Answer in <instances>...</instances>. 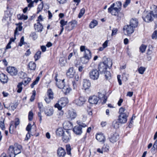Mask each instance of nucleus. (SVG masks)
I'll return each mask as SVG.
<instances>
[{"label": "nucleus", "mask_w": 157, "mask_h": 157, "mask_svg": "<svg viewBox=\"0 0 157 157\" xmlns=\"http://www.w3.org/2000/svg\"><path fill=\"white\" fill-rule=\"evenodd\" d=\"M38 107L40 112H43V105L42 102H39L38 103Z\"/></svg>", "instance_id": "nucleus-54"}, {"label": "nucleus", "mask_w": 157, "mask_h": 157, "mask_svg": "<svg viewBox=\"0 0 157 157\" xmlns=\"http://www.w3.org/2000/svg\"><path fill=\"white\" fill-rule=\"evenodd\" d=\"M142 18L144 21L147 22L151 21L153 20V17L151 13L149 11H144Z\"/></svg>", "instance_id": "nucleus-6"}, {"label": "nucleus", "mask_w": 157, "mask_h": 157, "mask_svg": "<svg viewBox=\"0 0 157 157\" xmlns=\"http://www.w3.org/2000/svg\"><path fill=\"white\" fill-rule=\"evenodd\" d=\"M35 29L38 32H41L43 29V26L40 22H37L34 25Z\"/></svg>", "instance_id": "nucleus-23"}, {"label": "nucleus", "mask_w": 157, "mask_h": 157, "mask_svg": "<svg viewBox=\"0 0 157 157\" xmlns=\"http://www.w3.org/2000/svg\"><path fill=\"white\" fill-rule=\"evenodd\" d=\"M91 86V83L89 80L84 79L83 81V87L85 90L88 89Z\"/></svg>", "instance_id": "nucleus-21"}, {"label": "nucleus", "mask_w": 157, "mask_h": 157, "mask_svg": "<svg viewBox=\"0 0 157 157\" xmlns=\"http://www.w3.org/2000/svg\"><path fill=\"white\" fill-rule=\"evenodd\" d=\"M147 48V46L142 44L140 48V51L142 53L144 52L145 51Z\"/></svg>", "instance_id": "nucleus-47"}, {"label": "nucleus", "mask_w": 157, "mask_h": 157, "mask_svg": "<svg viewBox=\"0 0 157 157\" xmlns=\"http://www.w3.org/2000/svg\"><path fill=\"white\" fill-rule=\"evenodd\" d=\"M85 12V9L84 8L82 9L80 11V13L78 15V17L79 18L81 17L84 14Z\"/></svg>", "instance_id": "nucleus-48"}, {"label": "nucleus", "mask_w": 157, "mask_h": 157, "mask_svg": "<svg viewBox=\"0 0 157 157\" xmlns=\"http://www.w3.org/2000/svg\"><path fill=\"white\" fill-rule=\"evenodd\" d=\"M66 62V60L64 58H61L59 59V64L62 67L64 66Z\"/></svg>", "instance_id": "nucleus-39"}, {"label": "nucleus", "mask_w": 157, "mask_h": 157, "mask_svg": "<svg viewBox=\"0 0 157 157\" xmlns=\"http://www.w3.org/2000/svg\"><path fill=\"white\" fill-rule=\"evenodd\" d=\"M72 83L73 89H75L77 87V82L73 81L72 82Z\"/></svg>", "instance_id": "nucleus-62"}, {"label": "nucleus", "mask_w": 157, "mask_h": 157, "mask_svg": "<svg viewBox=\"0 0 157 157\" xmlns=\"http://www.w3.org/2000/svg\"><path fill=\"white\" fill-rule=\"evenodd\" d=\"M122 3L121 2H117L115 3H113L111 6L114 7H116L119 10H121Z\"/></svg>", "instance_id": "nucleus-32"}, {"label": "nucleus", "mask_w": 157, "mask_h": 157, "mask_svg": "<svg viewBox=\"0 0 157 157\" xmlns=\"http://www.w3.org/2000/svg\"><path fill=\"white\" fill-rule=\"evenodd\" d=\"M24 36H22L20 39V42L19 44V46H21L24 44Z\"/></svg>", "instance_id": "nucleus-57"}, {"label": "nucleus", "mask_w": 157, "mask_h": 157, "mask_svg": "<svg viewBox=\"0 0 157 157\" xmlns=\"http://www.w3.org/2000/svg\"><path fill=\"white\" fill-rule=\"evenodd\" d=\"M103 74H105V77L106 79H110L111 77V74L110 72L106 70Z\"/></svg>", "instance_id": "nucleus-42"}, {"label": "nucleus", "mask_w": 157, "mask_h": 157, "mask_svg": "<svg viewBox=\"0 0 157 157\" xmlns=\"http://www.w3.org/2000/svg\"><path fill=\"white\" fill-rule=\"evenodd\" d=\"M134 29L130 25H127L124 27V32L125 35L129 36L134 32Z\"/></svg>", "instance_id": "nucleus-9"}, {"label": "nucleus", "mask_w": 157, "mask_h": 157, "mask_svg": "<svg viewBox=\"0 0 157 157\" xmlns=\"http://www.w3.org/2000/svg\"><path fill=\"white\" fill-rule=\"evenodd\" d=\"M138 25V21L137 19H132L130 21L129 25L132 27L134 29L137 27Z\"/></svg>", "instance_id": "nucleus-26"}, {"label": "nucleus", "mask_w": 157, "mask_h": 157, "mask_svg": "<svg viewBox=\"0 0 157 157\" xmlns=\"http://www.w3.org/2000/svg\"><path fill=\"white\" fill-rule=\"evenodd\" d=\"M63 126L66 129H70L72 128L73 124L70 121H66L63 124Z\"/></svg>", "instance_id": "nucleus-28"}, {"label": "nucleus", "mask_w": 157, "mask_h": 157, "mask_svg": "<svg viewBox=\"0 0 157 157\" xmlns=\"http://www.w3.org/2000/svg\"><path fill=\"white\" fill-rule=\"evenodd\" d=\"M66 147L67 154L68 155H71V149L70 145L69 144H67Z\"/></svg>", "instance_id": "nucleus-44"}, {"label": "nucleus", "mask_w": 157, "mask_h": 157, "mask_svg": "<svg viewBox=\"0 0 157 157\" xmlns=\"http://www.w3.org/2000/svg\"><path fill=\"white\" fill-rule=\"evenodd\" d=\"M24 84L23 82H21L18 83L17 85V92L18 93H20L21 92L22 90L23 89L22 85Z\"/></svg>", "instance_id": "nucleus-38"}, {"label": "nucleus", "mask_w": 157, "mask_h": 157, "mask_svg": "<svg viewBox=\"0 0 157 157\" xmlns=\"http://www.w3.org/2000/svg\"><path fill=\"white\" fill-rule=\"evenodd\" d=\"M96 138L98 141L104 143L105 140V136L102 133L97 134Z\"/></svg>", "instance_id": "nucleus-19"}, {"label": "nucleus", "mask_w": 157, "mask_h": 157, "mask_svg": "<svg viewBox=\"0 0 157 157\" xmlns=\"http://www.w3.org/2000/svg\"><path fill=\"white\" fill-rule=\"evenodd\" d=\"M31 36L33 37L34 40L36 39L37 38V36L35 32H33L31 34Z\"/></svg>", "instance_id": "nucleus-60"}, {"label": "nucleus", "mask_w": 157, "mask_h": 157, "mask_svg": "<svg viewBox=\"0 0 157 157\" xmlns=\"http://www.w3.org/2000/svg\"><path fill=\"white\" fill-rule=\"evenodd\" d=\"M32 127V125L30 124H29L26 128V130L28 132H29L31 130Z\"/></svg>", "instance_id": "nucleus-61"}, {"label": "nucleus", "mask_w": 157, "mask_h": 157, "mask_svg": "<svg viewBox=\"0 0 157 157\" xmlns=\"http://www.w3.org/2000/svg\"><path fill=\"white\" fill-rule=\"evenodd\" d=\"M109 147L107 145L104 144L102 147V149L103 151L107 152L109 151Z\"/></svg>", "instance_id": "nucleus-50"}, {"label": "nucleus", "mask_w": 157, "mask_h": 157, "mask_svg": "<svg viewBox=\"0 0 157 157\" xmlns=\"http://www.w3.org/2000/svg\"><path fill=\"white\" fill-rule=\"evenodd\" d=\"M98 22L96 20H94L90 23L89 27L90 28H93L97 25Z\"/></svg>", "instance_id": "nucleus-43"}, {"label": "nucleus", "mask_w": 157, "mask_h": 157, "mask_svg": "<svg viewBox=\"0 0 157 157\" xmlns=\"http://www.w3.org/2000/svg\"><path fill=\"white\" fill-rule=\"evenodd\" d=\"M43 6L42 4H40L38 5L37 8V13H39L43 9Z\"/></svg>", "instance_id": "nucleus-59"}, {"label": "nucleus", "mask_w": 157, "mask_h": 157, "mask_svg": "<svg viewBox=\"0 0 157 157\" xmlns=\"http://www.w3.org/2000/svg\"><path fill=\"white\" fill-rule=\"evenodd\" d=\"M71 90V89L68 86H65L62 89V91L66 94L69 93Z\"/></svg>", "instance_id": "nucleus-36"}, {"label": "nucleus", "mask_w": 157, "mask_h": 157, "mask_svg": "<svg viewBox=\"0 0 157 157\" xmlns=\"http://www.w3.org/2000/svg\"><path fill=\"white\" fill-rule=\"evenodd\" d=\"M86 101V100L84 97L81 96L75 100L73 102L78 106H81Z\"/></svg>", "instance_id": "nucleus-12"}, {"label": "nucleus", "mask_w": 157, "mask_h": 157, "mask_svg": "<svg viewBox=\"0 0 157 157\" xmlns=\"http://www.w3.org/2000/svg\"><path fill=\"white\" fill-rule=\"evenodd\" d=\"M68 102V100L67 98H62L58 101V103L55 105V107L57 108L58 109H62V108L64 107Z\"/></svg>", "instance_id": "nucleus-5"}, {"label": "nucleus", "mask_w": 157, "mask_h": 157, "mask_svg": "<svg viewBox=\"0 0 157 157\" xmlns=\"http://www.w3.org/2000/svg\"><path fill=\"white\" fill-rule=\"evenodd\" d=\"M76 116V113L75 111L73 109L69 110L67 112V117L69 120H73L75 119Z\"/></svg>", "instance_id": "nucleus-11"}, {"label": "nucleus", "mask_w": 157, "mask_h": 157, "mask_svg": "<svg viewBox=\"0 0 157 157\" xmlns=\"http://www.w3.org/2000/svg\"><path fill=\"white\" fill-rule=\"evenodd\" d=\"M42 73V71L40 72L39 76L36 78V80L34 81L33 83L31 85V88H33L34 86L36 84L39 82L40 77L41 76Z\"/></svg>", "instance_id": "nucleus-31"}, {"label": "nucleus", "mask_w": 157, "mask_h": 157, "mask_svg": "<svg viewBox=\"0 0 157 157\" xmlns=\"http://www.w3.org/2000/svg\"><path fill=\"white\" fill-rule=\"evenodd\" d=\"M47 95L48 98L45 97L44 100L46 103H49L54 98V93L51 89L50 88L48 90Z\"/></svg>", "instance_id": "nucleus-8"}, {"label": "nucleus", "mask_w": 157, "mask_h": 157, "mask_svg": "<svg viewBox=\"0 0 157 157\" xmlns=\"http://www.w3.org/2000/svg\"><path fill=\"white\" fill-rule=\"evenodd\" d=\"M17 17L20 20L24 19L25 20L27 19L28 18L27 16L24 15L23 14L21 15L19 14L17 16Z\"/></svg>", "instance_id": "nucleus-45"}, {"label": "nucleus", "mask_w": 157, "mask_h": 157, "mask_svg": "<svg viewBox=\"0 0 157 157\" xmlns=\"http://www.w3.org/2000/svg\"><path fill=\"white\" fill-rule=\"evenodd\" d=\"M119 138V136L117 133H115L112 136L109 138L110 142L114 143L117 141Z\"/></svg>", "instance_id": "nucleus-27"}, {"label": "nucleus", "mask_w": 157, "mask_h": 157, "mask_svg": "<svg viewBox=\"0 0 157 157\" xmlns=\"http://www.w3.org/2000/svg\"><path fill=\"white\" fill-rule=\"evenodd\" d=\"M112 65V62L110 59H107L104 62H101L98 66V70L101 74H103L107 70V68L111 67Z\"/></svg>", "instance_id": "nucleus-2"}, {"label": "nucleus", "mask_w": 157, "mask_h": 157, "mask_svg": "<svg viewBox=\"0 0 157 157\" xmlns=\"http://www.w3.org/2000/svg\"><path fill=\"white\" fill-rule=\"evenodd\" d=\"M31 79L30 78H27L25 79L24 80V85H26L28 84L31 81Z\"/></svg>", "instance_id": "nucleus-56"}, {"label": "nucleus", "mask_w": 157, "mask_h": 157, "mask_svg": "<svg viewBox=\"0 0 157 157\" xmlns=\"http://www.w3.org/2000/svg\"><path fill=\"white\" fill-rule=\"evenodd\" d=\"M89 75L90 78L94 80H97L99 75L98 71L96 69L92 70L89 72Z\"/></svg>", "instance_id": "nucleus-7"}, {"label": "nucleus", "mask_w": 157, "mask_h": 157, "mask_svg": "<svg viewBox=\"0 0 157 157\" xmlns=\"http://www.w3.org/2000/svg\"><path fill=\"white\" fill-rule=\"evenodd\" d=\"M33 7V3L31 2L28 5L27 7H25L23 10V12L25 13L28 10H30L31 8Z\"/></svg>", "instance_id": "nucleus-37"}, {"label": "nucleus", "mask_w": 157, "mask_h": 157, "mask_svg": "<svg viewBox=\"0 0 157 157\" xmlns=\"http://www.w3.org/2000/svg\"><path fill=\"white\" fill-rule=\"evenodd\" d=\"M22 146L20 145L15 144L9 147L8 153L10 157H15V155L21 152Z\"/></svg>", "instance_id": "nucleus-1"}, {"label": "nucleus", "mask_w": 157, "mask_h": 157, "mask_svg": "<svg viewBox=\"0 0 157 157\" xmlns=\"http://www.w3.org/2000/svg\"><path fill=\"white\" fill-rule=\"evenodd\" d=\"M33 113L32 111H30L29 112L28 115V118L29 121H31L32 120L33 117Z\"/></svg>", "instance_id": "nucleus-52"}, {"label": "nucleus", "mask_w": 157, "mask_h": 157, "mask_svg": "<svg viewBox=\"0 0 157 157\" xmlns=\"http://www.w3.org/2000/svg\"><path fill=\"white\" fill-rule=\"evenodd\" d=\"M61 109H58L59 110L58 111L57 115L59 118H60L62 117L64 114L63 111Z\"/></svg>", "instance_id": "nucleus-46"}, {"label": "nucleus", "mask_w": 157, "mask_h": 157, "mask_svg": "<svg viewBox=\"0 0 157 157\" xmlns=\"http://www.w3.org/2000/svg\"><path fill=\"white\" fill-rule=\"evenodd\" d=\"M99 101V98L97 96L93 95L90 96L89 99V101L90 104H97Z\"/></svg>", "instance_id": "nucleus-17"}, {"label": "nucleus", "mask_w": 157, "mask_h": 157, "mask_svg": "<svg viewBox=\"0 0 157 157\" xmlns=\"http://www.w3.org/2000/svg\"><path fill=\"white\" fill-rule=\"evenodd\" d=\"M7 71L11 75H16L17 74L18 71L16 68L13 67H9L7 68Z\"/></svg>", "instance_id": "nucleus-14"}, {"label": "nucleus", "mask_w": 157, "mask_h": 157, "mask_svg": "<svg viewBox=\"0 0 157 157\" xmlns=\"http://www.w3.org/2000/svg\"><path fill=\"white\" fill-rule=\"evenodd\" d=\"M28 67L30 70H35L36 67V65L34 62H30L29 63Z\"/></svg>", "instance_id": "nucleus-33"}, {"label": "nucleus", "mask_w": 157, "mask_h": 157, "mask_svg": "<svg viewBox=\"0 0 157 157\" xmlns=\"http://www.w3.org/2000/svg\"><path fill=\"white\" fill-rule=\"evenodd\" d=\"M157 148V139L156 140L155 142L154 143L153 147L152 149H154V150H155V149Z\"/></svg>", "instance_id": "nucleus-63"}, {"label": "nucleus", "mask_w": 157, "mask_h": 157, "mask_svg": "<svg viewBox=\"0 0 157 157\" xmlns=\"http://www.w3.org/2000/svg\"><path fill=\"white\" fill-rule=\"evenodd\" d=\"M36 91L35 90H34L33 91V94L32 95V96L31 97V98L30 99V100L31 101H33L35 99V96L36 95Z\"/></svg>", "instance_id": "nucleus-53"}, {"label": "nucleus", "mask_w": 157, "mask_h": 157, "mask_svg": "<svg viewBox=\"0 0 157 157\" xmlns=\"http://www.w3.org/2000/svg\"><path fill=\"white\" fill-rule=\"evenodd\" d=\"M130 0H126L123 4V7L125 8L127 7L128 5L130 3Z\"/></svg>", "instance_id": "nucleus-58"}, {"label": "nucleus", "mask_w": 157, "mask_h": 157, "mask_svg": "<svg viewBox=\"0 0 157 157\" xmlns=\"http://www.w3.org/2000/svg\"><path fill=\"white\" fill-rule=\"evenodd\" d=\"M67 21H65L64 20H62L60 21V24H61L60 27L62 28L59 35H60L62 32L63 31L64 28L63 26L67 25Z\"/></svg>", "instance_id": "nucleus-35"}, {"label": "nucleus", "mask_w": 157, "mask_h": 157, "mask_svg": "<svg viewBox=\"0 0 157 157\" xmlns=\"http://www.w3.org/2000/svg\"><path fill=\"white\" fill-rule=\"evenodd\" d=\"M145 70V68L144 67H141L138 69V71L139 73L143 74Z\"/></svg>", "instance_id": "nucleus-49"}, {"label": "nucleus", "mask_w": 157, "mask_h": 157, "mask_svg": "<svg viewBox=\"0 0 157 157\" xmlns=\"http://www.w3.org/2000/svg\"><path fill=\"white\" fill-rule=\"evenodd\" d=\"M62 136L63 141L65 143L69 141L71 139L70 134L67 131H66Z\"/></svg>", "instance_id": "nucleus-16"}, {"label": "nucleus", "mask_w": 157, "mask_h": 157, "mask_svg": "<svg viewBox=\"0 0 157 157\" xmlns=\"http://www.w3.org/2000/svg\"><path fill=\"white\" fill-rule=\"evenodd\" d=\"M8 78L7 76L3 73L0 74V81L3 83H6L7 82Z\"/></svg>", "instance_id": "nucleus-25"}, {"label": "nucleus", "mask_w": 157, "mask_h": 157, "mask_svg": "<svg viewBox=\"0 0 157 157\" xmlns=\"http://www.w3.org/2000/svg\"><path fill=\"white\" fill-rule=\"evenodd\" d=\"M154 10L150 11L153 17H157V7L154 6L153 7Z\"/></svg>", "instance_id": "nucleus-34"}, {"label": "nucleus", "mask_w": 157, "mask_h": 157, "mask_svg": "<svg viewBox=\"0 0 157 157\" xmlns=\"http://www.w3.org/2000/svg\"><path fill=\"white\" fill-rule=\"evenodd\" d=\"M77 123L79 126L75 127L73 129V131L76 134L80 135L82 133V127H85L87 126V125L79 121H77Z\"/></svg>", "instance_id": "nucleus-4"}, {"label": "nucleus", "mask_w": 157, "mask_h": 157, "mask_svg": "<svg viewBox=\"0 0 157 157\" xmlns=\"http://www.w3.org/2000/svg\"><path fill=\"white\" fill-rule=\"evenodd\" d=\"M56 85L59 88L62 89L65 86L64 85V79L59 80L58 82H56Z\"/></svg>", "instance_id": "nucleus-30"}, {"label": "nucleus", "mask_w": 157, "mask_h": 157, "mask_svg": "<svg viewBox=\"0 0 157 157\" xmlns=\"http://www.w3.org/2000/svg\"><path fill=\"white\" fill-rule=\"evenodd\" d=\"M19 120L18 118H16L15 119V128H16L17 126L19 125Z\"/></svg>", "instance_id": "nucleus-64"}, {"label": "nucleus", "mask_w": 157, "mask_h": 157, "mask_svg": "<svg viewBox=\"0 0 157 157\" xmlns=\"http://www.w3.org/2000/svg\"><path fill=\"white\" fill-rule=\"evenodd\" d=\"M65 132L62 128H59L57 129L56 131V135L57 136H62Z\"/></svg>", "instance_id": "nucleus-29"}, {"label": "nucleus", "mask_w": 157, "mask_h": 157, "mask_svg": "<svg viewBox=\"0 0 157 157\" xmlns=\"http://www.w3.org/2000/svg\"><path fill=\"white\" fill-rule=\"evenodd\" d=\"M41 54V52L40 51H38L36 52L34 56L35 61L38 60L40 58Z\"/></svg>", "instance_id": "nucleus-41"}, {"label": "nucleus", "mask_w": 157, "mask_h": 157, "mask_svg": "<svg viewBox=\"0 0 157 157\" xmlns=\"http://www.w3.org/2000/svg\"><path fill=\"white\" fill-rule=\"evenodd\" d=\"M91 58V52L89 49L86 50L85 52L84 53L83 57L82 58V59H86V61L84 62V63H87L89 60Z\"/></svg>", "instance_id": "nucleus-13"}, {"label": "nucleus", "mask_w": 157, "mask_h": 157, "mask_svg": "<svg viewBox=\"0 0 157 157\" xmlns=\"http://www.w3.org/2000/svg\"><path fill=\"white\" fill-rule=\"evenodd\" d=\"M113 124L114 128L116 129L118 128L120 126L119 123L118 122L116 121H113Z\"/></svg>", "instance_id": "nucleus-51"}, {"label": "nucleus", "mask_w": 157, "mask_h": 157, "mask_svg": "<svg viewBox=\"0 0 157 157\" xmlns=\"http://www.w3.org/2000/svg\"><path fill=\"white\" fill-rule=\"evenodd\" d=\"M129 115V113L122 115H120L119 116V122L121 124L125 123L127 120V117Z\"/></svg>", "instance_id": "nucleus-15"}, {"label": "nucleus", "mask_w": 157, "mask_h": 157, "mask_svg": "<svg viewBox=\"0 0 157 157\" xmlns=\"http://www.w3.org/2000/svg\"><path fill=\"white\" fill-rule=\"evenodd\" d=\"M54 110L52 107L48 106L45 110V113L47 116H50L53 114Z\"/></svg>", "instance_id": "nucleus-20"}, {"label": "nucleus", "mask_w": 157, "mask_h": 157, "mask_svg": "<svg viewBox=\"0 0 157 157\" xmlns=\"http://www.w3.org/2000/svg\"><path fill=\"white\" fill-rule=\"evenodd\" d=\"M119 112L120 115L124 114H126L127 113H128L126 111L125 109L123 107H121L120 108Z\"/></svg>", "instance_id": "nucleus-40"}, {"label": "nucleus", "mask_w": 157, "mask_h": 157, "mask_svg": "<svg viewBox=\"0 0 157 157\" xmlns=\"http://www.w3.org/2000/svg\"><path fill=\"white\" fill-rule=\"evenodd\" d=\"M152 39H156L157 38V30L155 31L152 35Z\"/></svg>", "instance_id": "nucleus-55"}, {"label": "nucleus", "mask_w": 157, "mask_h": 157, "mask_svg": "<svg viewBox=\"0 0 157 157\" xmlns=\"http://www.w3.org/2000/svg\"><path fill=\"white\" fill-rule=\"evenodd\" d=\"M57 153L59 157H64L66 154V152L64 149L60 147L58 148Z\"/></svg>", "instance_id": "nucleus-24"}, {"label": "nucleus", "mask_w": 157, "mask_h": 157, "mask_svg": "<svg viewBox=\"0 0 157 157\" xmlns=\"http://www.w3.org/2000/svg\"><path fill=\"white\" fill-rule=\"evenodd\" d=\"M77 25V22L75 20L69 22L66 27L65 29L68 31H70L73 29Z\"/></svg>", "instance_id": "nucleus-10"}, {"label": "nucleus", "mask_w": 157, "mask_h": 157, "mask_svg": "<svg viewBox=\"0 0 157 157\" xmlns=\"http://www.w3.org/2000/svg\"><path fill=\"white\" fill-rule=\"evenodd\" d=\"M120 10L116 7H114L111 6L108 8V12L110 13L112 15L117 16V20H119L121 17L123 16V15L120 12Z\"/></svg>", "instance_id": "nucleus-3"}, {"label": "nucleus", "mask_w": 157, "mask_h": 157, "mask_svg": "<svg viewBox=\"0 0 157 157\" xmlns=\"http://www.w3.org/2000/svg\"><path fill=\"white\" fill-rule=\"evenodd\" d=\"M22 23H19L16 24L17 26L16 28L14 31V36H16V35H19V33L18 32V31H21L22 30L23 28L22 26Z\"/></svg>", "instance_id": "nucleus-22"}, {"label": "nucleus", "mask_w": 157, "mask_h": 157, "mask_svg": "<svg viewBox=\"0 0 157 157\" xmlns=\"http://www.w3.org/2000/svg\"><path fill=\"white\" fill-rule=\"evenodd\" d=\"M75 71L73 67H70L67 72V76L69 78H73L76 74Z\"/></svg>", "instance_id": "nucleus-18"}]
</instances>
